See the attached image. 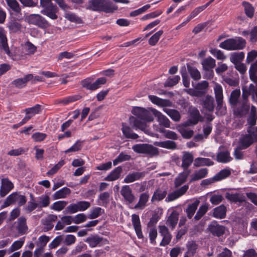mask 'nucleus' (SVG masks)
Returning a JSON list of instances; mask_svg holds the SVG:
<instances>
[{"label": "nucleus", "mask_w": 257, "mask_h": 257, "mask_svg": "<svg viewBox=\"0 0 257 257\" xmlns=\"http://www.w3.org/2000/svg\"><path fill=\"white\" fill-rule=\"evenodd\" d=\"M94 11H103L106 13H113L117 10V6L106 0H91L87 8Z\"/></svg>", "instance_id": "f257e3e1"}, {"label": "nucleus", "mask_w": 257, "mask_h": 257, "mask_svg": "<svg viewBox=\"0 0 257 257\" xmlns=\"http://www.w3.org/2000/svg\"><path fill=\"white\" fill-rule=\"evenodd\" d=\"M246 45L245 40L240 37L226 39L219 44V47L228 51L240 50Z\"/></svg>", "instance_id": "f03ea898"}, {"label": "nucleus", "mask_w": 257, "mask_h": 257, "mask_svg": "<svg viewBox=\"0 0 257 257\" xmlns=\"http://www.w3.org/2000/svg\"><path fill=\"white\" fill-rule=\"evenodd\" d=\"M133 151L137 153L144 154L150 157L157 156L159 151L157 148L148 144H140L132 147Z\"/></svg>", "instance_id": "7ed1b4c3"}, {"label": "nucleus", "mask_w": 257, "mask_h": 257, "mask_svg": "<svg viewBox=\"0 0 257 257\" xmlns=\"http://www.w3.org/2000/svg\"><path fill=\"white\" fill-rule=\"evenodd\" d=\"M27 202L26 197L21 195L19 192H14L9 195L4 203L1 206V208H4L10 205L17 203L20 206H23Z\"/></svg>", "instance_id": "20e7f679"}, {"label": "nucleus", "mask_w": 257, "mask_h": 257, "mask_svg": "<svg viewBox=\"0 0 257 257\" xmlns=\"http://www.w3.org/2000/svg\"><path fill=\"white\" fill-rule=\"evenodd\" d=\"M242 98L240 102L232 107L233 114L237 117L245 116L248 113L250 108L248 100L245 98Z\"/></svg>", "instance_id": "39448f33"}, {"label": "nucleus", "mask_w": 257, "mask_h": 257, "mask_svg": "<svg viewBox=\"0 0 257 257\" xmlns=\"http://www.w3.org/2000/svg\"><path fill=\"white\" fill-rule=\"evenodd\" d=\"M25 21L30 24L34 25L42 29L47 28L49 27V23L38 14H32L25 18Z\"/></svg>", "instance_id": "423d86ee"}, {"label": "nucleus", "mask_w": 257, "mask_h": 257, "mask_svg": "<svg viewBox=\"0 0 257 257\" xmlns=\"http://www.w3.org/2000/svg\"><path fill=\"white\" fill-rule=\"evenodd\" d=\"M151 108L146 109L142 107H135L133 109L132 112L133 114L141 119L152 121L153 120L154 118L152 111L150 110Z\"/></svg>", "instance_id": "0eeeda50"}, {"label": "nucleus", "mask_w": 257, "mask_h": 257, "mask_svg": "<svg viewBox=\"0 0 257 257\" xmlns=\"http://www.w3.org/2000/svg\"><path fill=\"white\" fill-rule=\"evenodd\" d=\"M188 113V119L183 124V126L185 127L196 124L201 118L198 109L194 107H189Z\"/></svg>", "instance_id": "6e6552de"}, {"label": "nucleus", "mask_w": 257, "mask_h": 257, "mask_svg": "<svg viewBox=\"0 0 257 257\" xmlns=\"http://www.w3.org/2000/svg\"><path fill=\"white\" fill-rule=\"evenodd\" d=\"M242 90V98L248 99V96L250 95L252 101L257 104V84H250L248 88L243 87Z\"/></svg>", "instance_id": "1a4fd4ad"}, {"label": "nucleus", "mask_w": 257, "mask_h": 257, "mask_svg": "<svg viewBox=\"0 0 257 257\" xmlns=\"http://www.w3.org/2000/svg\"><path fill=\"white\" fill-rule=\"evenodd\" d=\"M214 85L213 90L217 103V108L220 109L223 107V94L222 87L221 85L216 82H214Z\"/></svg>", "instance_id": "9d476101"}, {"label": "nucleus", "mask_w": 257, "mask_h": 257, "mask_svg": "<svg viewBox=\"0 0 257 257\" xmlns=\"http://www.w3.org/2000/svg\"><path fill=\"white\" fill-rule=\"evenodd\" d=\"M0 50L4 51L7 55H10L7 32L2 27H0Z\"/></svg>", "instance_id": "9b49d317"}, {"label": "nucleus", "mask_w": 257, "mask_h": 257, "mask_svg": "<svg viewBox=\"0 0 257 257\" xmlns=\"http://www.w3.org/2000/svg\"><path fill=\"white\" fill-rule=\"evenodd\" d=\"M14 188L13 183L7 178L2 179L0 188V196L5 197Z\"/></svg>", "instance_id": "f8f14e48"}, {"label": "nucleus", "mask_w": 257, "mask_h": 257, "mask_svg": "<svg viewBox=\"0 0 257 257\" xmlns=\"http://www.w3.org/2000/svg\"><path fill=\"white\" fill-rule=\"evenodd\" d=\"M120 192L125 201L128 202L129 204L133 203L136 200V197L133 193L132 190L128 185L123 186Z\"/></svg>", "instance_id": "ddd939ff"}, {"label": "nucleus", "mask_w": 257, "mask_h": 257, "mask_svg": "<svg viewBox=\"0 0 257 257\" xmlns=\"http://www.w3.org/2000/svg\"><path fill=\"white\" fill-rule=\"evenodd\" d=\"M188 188V185H185L173 192L169 194L166 198V201L170 202L177 199L179 197L184 195L186 192Z\"/></svg>", "instance_id": "4468645a"}, {"label": "nucleus", "mask_w": 257, "mask_h": 257, "mask_svg": "<svg viewBox=\"0 0 257 257\" xmlns=\"http://www.w3.org/2000/svg\"><path fill=\"white\" fill-rule=\"evenodd\" d=\"M150 110L152 111V114L157 117V120L160 124L165 127H170V121L166 116L162 114L161 112L154 108H151Z\"/></svg>", "instance_id": "2eb2a0df"}, {"label": "nucleus", "mask_w": 257, "mask_h": 257, "mask_svg": "<svg viewBox=\"0 0 257 257\" xmlns=\"http://www.w3.org/2000/svg\"><path fill=\"white\" fill-rule=\"evenodd\" d=\"M201 104L203 108L206 111L212 112L214 109V98L209 95H207L201 100Z\"/></svg>", "instance_id": "dca6fc26"}, {"label": "nucleus", "mask_w": 257, "mask_h": 257, "mask_svg": "<svg viewBox=\"0 0 257 257\" xmlns=\"http://www.w3.org/2000/svg\"><path fill=\"white\" fill-rule=\"evenodd\" d=\"M182 164L181 167L184 170H187L191 165L194 160V157L192 153L189 152H183L181 158Z\"/></svg>", "instance_id": "f3484780"}, {"label": "nucleus", "mask_w": 257, "mask_h": 257, "mask_svg": "<svg viewBox=\"0 0 257 257\" xmlns=\"http://www.w3.org/2000/svg\"><path fill=\"white\" fill-rule=\"evenodd\" d=\"M208 230L214 235L220 236L224 233V226L217 224L216 222H212L208 227Z\"/></svg>", "instance_id": "a211bd4d"}, {"label": "nucleus", "mask_w": 257, "mask_h": 257, "mask_svg": "<svg viewBox=\"0 0 257 257\" xmlns=\"http://www.w3.org/2000/svg\"><path fill=\"white\" fill-rule=\"evenodd\" d=\"M132 221L138 237L139 238H143L144 236L142 231V227L139 216L136 214H133L132 215Z\"/></svg>", "instance_id": "6ab92c4d"}, {"label": "nucleus", "mask_w": 257, "mask_h": 257, "mask_svg": "<svg viewBox=\"0 0 257 257\" xmlns=\"http://www.w3.org/2000/svg\"><path fill=\"white\" fill-rule=\"evenodd\" d=\"M45 9L41 11V13L47 16L52 19L55 20L57 18L56 15L57 12V8L53 4L48 5L47 6H42Z\"/></svg>", "instance_id": "aec40b11"}, {"label": "nucleus", "mask_w": 257, "mask_h": 257, "mask_svg": "<svg viewBox=\"0 0 257 257\" xmlns=\"http://www.w3.org/2000/svg\"><path fill=\"white\" fill-rule=\"evenodd\" d=\"M255 141L250 133L242 135L240 138L239 143L241 148L246 149L251 145Z\"/></svg>", "instance_id": "412c9836"}, {"label": "nucleus", "mask_w": 257, "mask_h": 257, "mask_svg": "<svg viewBox=\"0 0 257 257\" xmlns=\"http://www.w3.org/2000/svg\"><path fill=\"white\" fill-rule=\"evenodd\" d=\"M149 98L152 103L161 107H170L172 103L169 100L160 98L155 95H149Z\"/></svg>", "instance_id": "4be33fe9"}, {"label": "nucleus", "mask_w": 257, "mask_h": 257, "mask_svg": "<svg viewBox=\"0 0 257 257\" xmlns=\"http://www.w3.org/2000/svg\"><path fill=\"white\" fill-rule=\"evenodd\" d=\"M33 77L34 76L32 74H29L26 75L24 78L14 80L12 82V84L18 88H22L26 85L29 81L33 79Z\"/></svg>", "instance_id": "5701e85b"}, {"label": "nucleus", "mask_w": 257, "mask_h": 257, "mask_svg": "<svg viewBox=\"0 0 257 257\" xmlns=\"http://www.w3.org/2000/svg\"><path fill=\"white\" fill-rule=\"evenodd\" d=\"M190 173V170H184L183 172L179 173L175 180V187L177 188L185 183Z\"/></svg>", "instance_id": "b1692460"}, {"label": "nucleus", "mask_w": 257, "mask_h": 257, "mask_svg": "<svg viewBox=\"0 0 257 257\" xmlns=\"http://www.w3.org/2000/svg\"><path fill=\"white\" fill-rule=\"evenodd\" d=\"M225 198L230 201L236 203H241L245 201V196L240 193H230L227 192L225 195Z\"/></svg>", "instance_id": "393cba45"}, {"label": "nucleus", "mask_w": 257, "mask_h": 257, "mask_svg": "<svg viewBox=\"0 0 257 257\" xmlns=\"http://www.w3.org/2000/svg\"><path fill=\"white\" fill-rule=\"evenodd\" d=\"M122 172V168L118 166L113 169L106 177L104 180L107 181H114L118 179Z\"/></svg>", "instance_id": "a878e982"}, {"label": "nucleus", "mask_w": 257, "mask_h": 257, "mask_svg": "<svg viewBox=\"0 0 257 257\" xmlns=\"http://www.w3.org/2000/svg\"><path fill=\"white\" fill-rule=\"evenodd\" d=\"M207 168H201L195 171L191 176L190 182H192L205 178L208 174Z\"/></svg>", "instance_id": "bb28decb"}, {"label": "nucleus", "mask_w": 257, "mask_h": 257, "mask_svg": "<svg viewBox=\"0 0 257 257\" xmlns=\"http://www.w3.org/2000/svg\"><path fill=\"white\" fill-rule=\"evenodd\" d=\"M149 199V194L147 192L141 194L139 197V202L136 204L134 208L135 209L142 210L146 206V204Z\"/></svg>", "instance_id": "cd10ccee"}, {"label": "nucleus", "mask_w": 257, "mask_h": 257, "mask_svg": "<svg viewBox=\"0 0 257 257\" xmlns=\"http://www.w3.org/2000/svg\"><path fill=\"white\" fill-rule=\"evenodd\" d=\"M28 229L27 225L26 219L23 216L18 218L17 220V229L19 234L23 235L26 233Z\"/></svg>", "instance_id": "c85d7f7f"}, {"label": "nucleus", "mask_w": 257, "mask_h": 257, "mask_svg": "<svg viewBox=\"0 0 257 257\" xmlns=\"http://www.w3.org/2000/svg\"><path fill=\"white\" fill-rule=\"evenodd\" d=\"M179 213L176 210H174L168 217L166 224L173 229L178 223Z\"/></svg>", "instance_id": "c756f323"}, {"label": "nucleus", "mask_w": 257, "mask_h": 257, "mask_svg": "<svg viewBox=\"0 0 257 257\" xmlns=\"http://www.w3.org/2000/svg\"><path fill=\"white\" fill-rule=\"evenodd\" d=\"M200 203V201L196 200L193 203L188 205L187 208L185 210V212L187 214V216L189 219H191L194 215L197 207Z\"/></svg>", "instance_id": "7c9ffc66"}, {"label": "nucleus", "mask_w": 257, "mask_h": 257, "mask_svg": "<svg viewBox=\"0 0 257 257\" xmlns=\"http://www.w3.org/2000/svg\"><path fill=\"white\" fill-rule=\"evenodd\" d=\"M145 176L143 172H135L129 173L124 179V182L130 183L136 180H139Z\"/></svg>", "instance_id": "2f4dec72"}, {"label": "nucleus", "mask_w": 257, "mask_h": 257, "mask_svg": "<svg viewBox=\"0 0 257 257\" xmlns=\"http://www.w3.org/2000/svg\"><path fill=\"white\" fill-rule=\"evenodd\" d=\"M232 160L230 156V153L228 151H220L218 153L216 156V160L217 162L222 163H226Z\"/></svg>", "instance_id": "473e14b6"}, {"label": "nucleus", "mask_w": 257, "mask_h": 257, "mask_svg": "<svg viewBox=\"0 0 257 257\" xmlns=\"http://www.w3.org/2000/svg\"><path fill=\"white\" fill-rule=\"evenodd\" d=\"M81 98V96L79 95H75L72 96H69L64 98L62 99H58L55 100V103L56 104H62L64 105H67L70 103L75 102Z\"/></svg>", "instance_id": "72a5a7b5"}, {"label": "nucleus", "mask_w": 257, "mask_h": 257, "mask_svg": "<svg viewBox=\"0 0 257 257\" xmlns=\"http://www.w3.org/2000/svg\"><path fill=\"white\" fill-rule=\"evenodd\" d=\"M167 191L165 189L158 188L154 192L151 199L152 202L163 200L167 195Z\"/></svg>", "instance_id": "f704fd0d"}, {"label": "nucleus", "mask_w": 257, "mask_h": 257, "mask_svg": "<svg viewBox=\"0 0 257 257\" xmlns=\"http://www.w3.org/2000/svg\"><path fill=\"white\" fill-rule=\"evenodd\" d=\"M226 208L223 205H221L213 209V216L219 219H223L225 217Z\"/></svg>", "instance_id": "c9c22d12"}, {"label": "nucleus", "mask_w": 257, "mask_h": 257, "mask_svg": "<svg viewBox=\"0 0 257 257\" xmlns=\"http://www.w3.org/2000/svg\"><path fill=\"white\" fill-rule=\"evenodd\" d=\"M71 193V190L65 187L56 191L53 195L54 200L63 199L67 197Z\"/></svg>", "instance_id": "e433bc0d"}, {"label": "nucleus", "mask_w": 257, "mask_h": 257, "mask_svg": "<svg viewBox=\"0 0 257 257\" xmlns=\"http://www.w3.org/2000/svg\"><path fill=\"white\" fill-rule=\"evenodd\" d=\"M240 96V90L239 89L233 90L230 93L229 97V103L232 107L238 103V100Z\"/></svg>", "instance_id": "4c0bfd02"}, {"label": "nucleus", "mask_w": 257, "mask_h": 257, "mask_svg": "<svg viewBox=\"0 0 257 257\" xmlns=\"http://www.w3.org/2000/svg\"><path fill=\"white\" fill-rule=\"evenodd\" d=\"M213 162L209 159L198 157L195 159L194 166L196 167L204 166H209L213 165Z\"/></svg>", "instance_id": "58836bf2"}, {"label": "nucleus", "mask_w": 257, "mask_h": 257, "mask_svg": "<svg viewBox=\"0 0 257 257\" xmlns=\"http://www.w3.org/2000/svg\"><path fill=\"white\" fill-rule=\"evenodd\" d=\"M8 55L15 60L24 59L25 57L23 48L21 49L19 48H15L13 52L10 51V55Z\"/></svg>", "instance_id": "ea45409f"}, {"label": "nucleus", "mask_w": 257, "mask_h": 257, "mask_svg": "<svg viewBox=\"0 0 257 257\" xmlns=\"http://www.w3.org/2000/svg\"><path fill=\"white\" fill-rule=\"evenodd\" d=\"M208 86V82L205 80L196 84L195 87L200 97L206 93Z\"/></svg>", "instance_id": "a19ab883"}, {"label": "nucleus", "mask_w": 257, "mask_h": 257, "mask_svg": "<svg viewBox=\"0 0 257 257\" xmlns=\"http://www.w3.org/2000/svg\"><path fill=\"white\" fill-rule=\"evenodd\" d=\"M163 110L174 121L178 122L180 120L181 115L178 110L174 109H168L166 108H164Z\"/></svg>", "instance_id": "79ce46f5"}, {"label": "nucleus", "mask_w": 257, "mask_h": 257, "mask_svg": "<svg viewBox=\"0 0 257 257\" xmlns=\"http://www.w3.org/2000/svg\"><path fill=\"white\" fill-rule=\"evenodd\" d=\"M121 131L123 135L127 139L135 140L139 138V136L137 134L134 133L132 130L128 126L122 124Z\"/></svg>", "instance_id": "37998d69"}, {"label": "nucleus", "mask_w": 257, "mask_h": 257, "mask_svg": "<svg viewBox=\"0 0 257 257\" xmlns=\"http://www.w3.org/2000/svg\"><path fill=\"white\" fill-rule=\"evenodd\" d=\"M154 145L159 147L168 149L174 150L177 147L175 142L172 141H166L163 142H156Z\"/></svg>", "instance_id": "c03bdc74"}, {"label": "nucleus", "mask_w": 257, "mask_h": 257, "mask_svg": "<svg viewBox=\"0 0 257 257\" xmlns=\"http://www.w3.org/2000/svg\"><path fill=\"white\" fill-rule=\"evenodd\" d=\"M23 48L25 56L33 55L37 51V47L29 41L27 42L23 45Z\"/></svg>", "instance_id": "a18cd8bd"}, {"label": "nucleus", "mask_w": 257, "mask_h": 257, "mask_svg": "<svg viewBox=\"0 0 257 257\" xmlns=\"http://www.w3.org/2000/svg\"><path fill=\"white\" fill-rule=\"evenodd\" d=\"M244 57V53L243 52H233L230 54V61L234 65L241 63Z\"/></svg>", "instance_id": "49530a36"}, {"label": "nucleus", "mask_w": 257, "mask_h": 257, "mask_svg": "<svg viewBox=\"0 0 257 257\" xmlns=\"http://www.w3.org/2000/svg\"><path fill=\"white\" fill-rule=\"evenodd\" d=\"M215 59L211 57H208L203 59L201 64L203 69H213L215 66Z\"/></svg>", "instance_id": "de8ad7c7"}, {"label": "nucleus", "mask_w": 257, "mask_h": 257, "mask_svg": "<svg viewBox=\"0 0 257 257\" xmlns=\"http://www.w3.org/2000/svg\"><path fill=\"white\" fill-rule=\"evenodd\" d=\"M103 238L98 235H93L88 237L85 241L87 242L89 246L91 247H94L98 245L102 240Z\"/></svg>", "instance_id": "09e8293b"}, {"label": "nucleus", "mask_w": 257, "mask_h": 257, "mask_svg": "<svg viewBox=\"0 0 257 257\" xmlns=\"http://www.w3.org/2000/svg\"><path fill=\"white\" fill-rule=\"evenodd\" d=\"M208 210V205L206 204L201 205L197 210L194 219L196 220H199L207 212Z\"/></svg>", "instance_id": "8fccbe9b"}, {"label": "nucleus", "mask_w": 257, "mask_h": 257, "mask_svg": "<svg viewBox=\"0 0 257 257\" xmlns=\"http://www.w3.org/2000/svg\"><path fill=\"white\" fill-rule=\"evenodd\" d=\"M187 69L193 79L197 81L201 79V74L196 68L187 64Z\"/></svg>", "instance_id": "3c124183"}, {"label": "nucleus", "mask_w": 257, "mask_h": 257, "mask_svg": "<svg viewBox=\"0 0 257 257\" xmlns=\"http://www.w3.org/2000/svg\"><path fill=\"white\" fill-rule=\"evenodd\" d=\"M41 106L39 104H36L34 106L25 109L24 111L26 114L31 118L35 114L39 113L41 110Z\"/></svg>", "instance_id": "603ef678"}, {"label": "nucleus", "mask_w": 257, "mask_h": 257, "mask_svg": "<svg viewBox=\"0 0 257 257\" xmlns=\"http://www.w3.org/2000/svg\"><path fill=\"white\" fill-rule=\"evenodd\" d=\"M230 174L231 171L230 169H224L221 170L219 172L216 174L214 176V179L216 182L219 181L228 177L230 175Z\"/></svg>", "instance_id": "864d4df0"}, {"label": "nucleus", "mask_w": 257, "mask_h": 257, "mask_svg": "<svg viewBox=\"0 0 257 257\" xmlns=\"http://www.w3.org/2000/svg\"><path fill=\"white\" fill-rule=\"evenodd\" d=\"M104 212V210L99 207L93 208L88 215V218L93 219L97 218Z\"/></svg>", "instance_id": "5fc2aeb1"}, {"label": "nucleus", "mask_w": 257, "mask_h": 257, "mask_svg": "<svg viewBox=\"0 0 257 257\" xmlns=\"http://www.w3.org/2000/svg\"><path fill=\"white\" fill-rule=\"evenodd\" d=\"M38 208L46 207L50 204V197L48 195H42L38 198Z\"/></svg>", "instance_id": "6e6d98bb"}, {"label": "nucleus", "mask_w": 257, "mask_h": 257, "mask_svg": "<svg viewBox=\"0 0 257 257\" xmlns=\"http://www.w3.org/2000/svg\"><path fill=\"white\" fill-rule=\"evenodd\" d=\"M8 6L15 12L20 13L21 8L16 0H6Z\"/></svg>", "instance_id": "4d7b16f0"}, {"label": "nucleus", "mask_w": 257, "mask_h": 257, "mask_svg": "<svg viewBox=\"0 0 257 257\" xmlns=\"http://www.w3.org/2000/svg\"><path fill=\"white\" fill-rule=\"evenodd\" d=\"M180 79L178 75H176L173 77H169L165 82L164 86L166 87H172L177 84Z\"/></svg>", "instance_id": "13d9d810"}, {"label": "nucleus", "mask_w": 257, "mask_h": 257, "mask_svg": "<svg viewBox=\"0 0 257 257\" xmlns=\"http://www.w3.org/2000/svg\"><path fill=\"white\" fill-rule=\"evenodd\" d=\"M163 33V30H160L156 32L149 39V44L151 46H155L158 42Z\"/></svg>", "instance_id": "bf43d9fd"}, {"label": "nucleus", "mask_w": 257, "mask_h": 257, "mask_svg": "<svg viewBox=\"0 0 257 257\" xmlns=\"http://www.w3.org/2000/svg\"><path fill=\"white\" fill-rule=\"evenodd\" d=\"M68 202L66 201H58L53 203L51 209L58 211L63 210L67 205Z\"/></svg>", "instance_id": "052dcab7"}, {"label": "nucleus", "mask_w": 257, "mask_h": 257, "mask_svg": "<svg viewBox=\"0 0 257 257\" xmlns=\"http://www.w3.org/2000/svg\"><path fill=\"white\" fill-rule=\"evenodd\" d=\"M242 5L244 8V11L246 15L249 18H252L254 14V8L253 7L248 3L243 2Z\"/></svg>", "instance_id": "680f3d73"}, {"label": "nucleus", "mask_w": 257, "mask_h": 257, "mask_svg": "<svg viewBox=\"0 0 257 257\" xmlns=\"http://www.w3.org/2000/svg\"><path fill=\"white\" fill-rule=\"evenodd\" d=\"M36 208H38V204L35 202L34 198H33L32 200L28 202L27 205L24 208V210L27 213H30Z\"/></svg>", "instance_id": "e2e57ef3"}, {"label": "nucleus", "mask_w": 257, "mask_h": 257, "mask_svg": "<svg viewBox=\"0 0 257 257\" xmlns=\"http://www.w3.org/2000/svg\"><path fill=\"white\" fill-rule=\"evenodd\" d=\"M131 121L133 120V125L136 128L140 129L145 132L147 128V125L145 123L134 117L131 118Z\"/></svg>", "instance_id": "0e129e2a"}, {"label": "nucleus", "mask_w": 257, "mask_h": 257, "mask_svg": "<svg viewBox=\"0 0 257 257\" xmlns=\"http://www.w3.org/2000/svg\"><path fill=\"white\" fill-rule=\"evenodd\" d=\"M106 80L104 77L98 78L94 83H92L90 87V90H95L100 87L101 85L104 84Z\"/></svg>", "instance_id": "69168bd1"}, {"label": "nucleus", "mask_w": 257, "mask_h": 257, "mask_svg": "<svg viewBox=\"0 0 257 257\" xmlns=\"http://www.w3.org/2000/svg\"><path fill=\"white\" fill-rule=\"evenodd\" d=\"M179 131L183 138L187 139H190L194 134V132L191 130L185 128L183 127H180Z\"/></svg>", "instance_id": "338daca9"}, {"label": "nucleus", "mask_w": 257, "mask_h": 257, "mask_svg": "<svg viewBox=\"0 0 257 257\" xmlns=\"http://www.w3.org/2000/svg\"><path fill=\"white\" fill-rule=\"evenodd\" d=\"M24 243V240L21 239L15 241L11 246L9 249V253L12 252L16 250L19 249L22 247Z\"/></svg>", "instance_id": "774afa93"}]
</instances>
